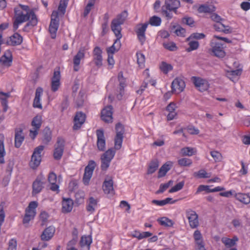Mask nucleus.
<instances>
[{"label":"nucleus","mask_w":250,"mask_h":250,"mask_svg":"<svg viewBox=\"0 0 250 250\" xmlns=\"http://www.w3.org/2000/svg\"><path fill=\"white\" fill-rule=\"evenodd\" d=\"M20 6L25 12V13L21 11L18 8H15V16L13 23L14 30H17L19 27V25L26 21H28V22L24 26V28L29 26L34 27L36 26L38 21L34 12L33 10H30L28 6L21 4Z\"/></svg>","instance_id":"obj_1"},{"label":"nucleus","mask_w":250,"mask_h":250,"mask_svg":"<svg viewBox=\"0 0 250 250\" xmlns=\"http://www.w3.org/2000/svg\"><path fill=\"white\" fill-rule=\"evenodd\" d=\"M127 16V12L126 10H125L118 15L117 17L112 20L111 28L114 34H118V32H119V34H121V25L124 23Z\"/></svg>","instance_id":"obj_2"},{"label":"nucleus","mask_w":250,"mask_h":250,"mask_svg":"<svg viewBox=\"0 0 250 250\" xmlns=\"http://www.w3.org/2000/svg\"><path fill=\"white\" fill-rule=\"evenodd\" d=\"M115 154V150L111 148L104 153L101 157V169L106 170L109 166L110 163L113 158Z\"/></svg>","instance_id":"obj_3"},{"label":"nucleus","mask_w":250,"mask_h":250,"mask_svg":"<svg viewBox=\"0 0 250 250\" xmlns=\"http://www.w3.org/2000/svg\"><path fill=\"white\" fill-rule=\"evenodd\" d=\"M115 129L116 135L114 140V148L116 150H119L122 147L125 128L124 125L121 123H118L116 125Z\"/></svg>","instance_id":"obj_4"},{"label":"nucleus","mask_w":250,"mask_h":250,"mask_svg":"<svg viewBox=\"0 0 250 250\" xmlns=\"http://www.w3.org/2000/svg\"><path fill=\"white\" fill-rule=\"evenodd\" d=\"M44 148V146L41 145L35 148L30 162V165L31 168L35 169L40 165L41 161V153Z\"/></svg>","instance_id":"obj_5"},{"label":"nucleus","mask_w":250,"mask_h":250,"mask_svg":"<svg viewBox=\"0 0 250 250\" xmlns=\"http://www.w3.org/2000/svg\"><path fill=\"white\" fill-rule=\"evenodd\" d=\"M58 14V12L57 11H53L51 15V20L49 25V31L52 39L56 38V32L59 27V20Z\"/></svg>","instance_id":"obj_6"},{"label":"nucleus","mask_w":250,"mask_h":250,"mask_svg":"<svg viewBox=\"0 0 250 250\" xmlns=\"http://www.w3.org/2000/svg\"><path fill=\"white\" fill-rule=\"evenodd\" d=\"M37 207L38 204H29L28 207L25 209V215L22 220L24 225L28 224L31 220L34 218Z\"/></svg>","instance_id":"obj_7"},{"label":"nucleus","mask_w":250,"mask_h":250,"mask_svg":"<svg viewBox=\"0 0 250 250\" xmlns=\"http://www.w3.org/2000/svg\"><path fill=\"white\" fill-rule=\"evenodd\" d=\"M96 163L93 160H90L88 165L85 167L83 181L85 185H88L96 167Z\"/></svg>","instance_id":"obj_8"},{"label":"nucleus","mask_w":250,"mask_h":250,"mask_svg":"<svg viewBox=\"0 0 250 250\" xmlns=\"http://www.w3.org/2000/svg\"><path fill=\"white\" fill-rule=\"evenodd\" d=\"M45 182V179L42 174H40L37 176L32 184L33 195L38 194L42 191L44 187L43 185Z\"/></svg>","instance_id":"obj_9"},{"label":"nucleus","mask_w":250,"mask_h":250,"mask_svg":"<svg viewBox=\"0 0 250 250\" xmlns=\"http://www.w3.org/2000/svg\"><path fill=\"white\" fill-rule=\"evenodd\" d=\"M54 147L55 149L53 154L54 158L56 160H59L61 159L64 150V140L61 137H58L57 143Z\"/></svg>","instance_id":"obj_10"},{"label":"nucleus","mask_w":250,"mask_h":250,"mask_svg":"<svg viewBox=\"0 0 250 250\" xmlns=\"http://www.w3.org/2000/svg\"><path fill=\"white\" fill-rule=\"evenodd\" d=\"M210 44L212 47V53L214 56L219 58H223L225 56L226 53L224 50L223 44L213 42H211Z\"/></svg>","instance_id":"obj_11"},{"label":"nucleus","mask_w":250,"mask_h":250,"mask_svg":"<svg viewBox=\"0 0 250 250\" xmlns=\"http://www.w3.org/2000/svg\"><path fill=\"white\" fill-rule=\"evenodd\" d=\"M186 216L192 229L196 228L199 226L198 216L195 211L190 209L187 210Z\"/></svg>","instance_id":"obj_12"},{"label":"nucleus","mask_w":250,"mask_h":250,"mask_svg":"<svg viewBox=\"0 0 250 250\" xmlns=\"http://www.w3.org/2000/svg\"><path fill=\"white\" fill-rule=\"evenodd\" d=\"M42 125V117L40 116H35L32 122L31 125L33 127V130H30V135L34 139L38 134V131Z\"/></svg>","instance_id":"obj_13"},{"label":"nucleus","mask_w":250,"mask_h":250,"mask_svg":"<svg viewBox=\"0 0 250 250\" xmlns=\"http://www.w3.org/2000/svg\"><path fill=\"white\" fill-rule=\"evenodd\" d=\"M97 137V146L100 151H104L105 149V138L104 136V132L102 129H98L96 131Z\"/></svg>","instance_id":"obj_14"},{"label":"nucleus","mask_w":250,"mask_h":250,"mask_svg":"<svg viewBox=\"0 0 250 250\" xmlns=\"http://www.w3.org/2000/svg\"><path fill=\"white\" fill-rule=\"evenodd\" d=\"M113 107L112 105H108L102 109L101 111V119L107 123L112 122Z\"/></svg>","instance_id":"obj_15"},{"label":"nucleus","mask_w":250,"mask_h":250,"mask_svg":"<svg viewBox=\"0 0 250 250\" xmlns=\"http://www.w3.org/2000/svg\"><path fill=\"white\" fill-rule=\"evenodd\" d=\"M85 47H82L80 48L76 55L74 56L73 58V64L74 70L75 71H78L79 70V65L80 64L81 60L84 59L85 57Z\"/></svg>","instance_id":"obj_16"},{"label":"nucleus","mask_w":250,"mask_h":250,"mask_svg":"<svg viewBox=\"0 0 250 250\" xmlns=\"http://www.w3.org/2000/svg\"><path fill=\"white\" fill-rule=\"evenodd\" d=\"M185 87L184 81L180 78H175L171 83L172 93H179L182 92Z\"/></svg>","instance_id":"obj_17"},{"label":"nucleus","mask_w":250,"mask_h":250,"mask_svg":"<svg viewBox=\"0 0 250 250\" xmlns=\"http://www.w3.org/2000/svg\"><path fill=\"white\" fill-rule=\"evenodd\" d=\"M85 118V114L82 112H77L74 119L73 129L78 130L80 129L82 125L84 123Z\"/></svg>","instance_id":"obj_18"},{"label":"nucleus","mask_w":250,"mask_h":250,"mask_svg":"<svg viewBox=\"0 0 250 250\" xmlns=\"http://www.w3.org/2000/svg\"><path fill=\"white\" fill-rule=\"evenodd\" d=\"M192 79L195 87L200 91L203 92L208 89L209 84L206 80L198 77H193Z\"/></svg>","instance_id":"obj_19"},{"label":"nucleus","mask_w":250,"mask_h":250,"mask_svg":"<svg viewBox=\"0 0 250 250\" xmlns=\"http://www.w3.org/2000/svg\"><path fill=\"white\" fill-rule=\"evenodd\" d=\"M115 35L117 37V39L115 41L113 44L106 49L108 54H110L111 55H113L114 53L117 52L121 47V43L120 40L122 38V34H119V32H118V34H115Z\"/></svg>","instance_id":"obj_20"},{"label":"nucleus","mask_w":250,"mask_h":250,"mask_svg":"<svg viewBox=\"0 0 250 250\" xmlns=\"http://www.w3.org/2000/svg\"><path fill=\"white\" fill-rule=\"evenodd\" d=\"M102 53V50L99 47L96 46L94 48L93 51V61L98 67H100L103 65Z\"/></svg>","instance_id":"obj_21"},{"label":"nucleus","mask_w":250,"mask_h":250,"mask_svg":"<svg viewBox=\"0 0 250 250\" xmlns=\"http://www.w3.org/2000/svg\"><path fill=\"white\" fill-rule=\"evenodd\" d=\"M113 186L112 178L110 176H106L103 185V188L104 193L106 194L113 193L114 192Z\"/></svg>","instance_id":"obj_22"},{"label":"nucleus","mask_w":250,"mask_h":250,"mask_svg":"<svg viewBox=\"0 0 250 250\" xmlns=\"http://www.w3.org/2000/svg\"><path fill=\"white\" fill-rule=\"evenodd\" d=\"M61 74L60 71H55L51 79V88L53 92L57 91L60 86Z\"/></svg>","instance_id":"obj_23"},{"label":"nucleus","mask_w":250,"mask_h":250,"mask_svg":"<svg viewBox=\"0 0 250 250\" xmlns=\"http://www.w3.org/2000/svg\"><path fill=\"white\" fill-rule=\"evenodd\" d=\"M92 242V239L91 236H82L80 241L81 250H89Z\"/></svg>","instance_id":"obj_24"},{"label":"nucleus","mask_w":250,"mask_h":250,"mask_svg":"<svg viewBox=\"0 0 250 250\" xmlns=\"http://www.w3.org/2000/svg\"><path fill=\"white\" fill-rule=\"evenodd\" d=\"M148 24V23H145L143 24H139L137 26L136 33L141 44H143L146 40L145 32Z\"/></svg>","instance_id":"obj_25"},{"label":"nucleus","mask_w":250,"mask_h":250,"mask_svg":"<svg viewBox=\"0 0 250 250\" xmlns=\"http://www.w3.org/2000/svg\"><path fill=\"white\" fill-rule=\"evenodd\" d=\"M193 237L195 242L197 245V250H206L204 247L202 234L199 230H196L194 231L193 234Z\"/></svg>","instance_id":"obj_26"},{"label":"nucleus","mask_w":250,"mask_h":250,"mask_svg":"<svg viewBox=\"0 0 250 250\" xmlns=\"http://www.w3.org/2000/svg\"><path fill=\"white\" fill-rule=\"evenodd\" d=\"M12 61V55L10 50H7L0 58V63L7 66L11 65Z\"/></svg>","instance_id":"obj_27"},{"label":"nucleus","mask_w":250,"mask_h":250,"mask_svg":"<svg viewBox=\"0 0 250 250\" xmlns=\"http://www.w3.org/2000/svg\"><path fill=\"white\" fill-rule=\"evenodd\" d=\"M180 4L179 0H166L165 5V8L167 10L173 11L176 12L177 9L179 7Z\"/></svg>","instance_id":"obj_28"},{"label":"nucleus","mask_w":250,"mask_h":250,"mask_svg":"<svg viewBox=\"0 0 250 250\" xmlns=\"http://www.w3.org/2000/svg\"><path fill=\"white\" fill-rule=\"evenodd\" d=\"M55 231L54 227L50 226L46 228L41 235V239L43 241H49L53 236Z\"/></svg>","instance_id":"obj_29"},{"label":"nucleus","mask_w":250,"mask_h":250,"mask_svg":"<svg viewBox=\"0 0 250 250\" xmlns=\"http://www.w3.org/2000/svg\"><path fill=\"white\" fill-rule=\"evenodd\" d=\"M24 139L21 128L16 129L15 135V146L19 148Z\"/></svg>","instance_id":"obj_30"},{"label":"nucleus","mask_w":250,"mask_h":250,"mask_svg":"<svg viewBox=\"0 0 250 250\" xmlns=\"http://www.w3.org/2000/svg\"><path fill=\"white\" fill-rule=\"evenodd\" d=\"M43 89L39 87L36 90L35 97L33 101V106L35 108H42V104L40 103V98L42 94Z\"/></svg>","instance_id":"obj_31"},{"label":"nucleus","mask_w":250,"mask_h":250,"mask_svg":"<svg viewBox=\"0 0 250 250\" xmlns=\"http://www.w3.org/2000/svg\"><path fill=\"white\" fill-rule=\"evenodd\" d=\"M173 166L172 162L168 161L164 164L159 169L158 174V178H160L164 177L168 171H169Z\"/></svg>","instance_id":"obj_32"},{"label":"nucleus","mask_w":250,"mask_h":250,"mask_svg":"<svg viewBox=\"0 0 250 250\" xmlns=\"http://www.w3.org/2000/svg\"><path fill=\"white\" fill-rule=\"evenodd\" d=\"M22 42V37L18 33H14L10 37V40L7 42V44L12 46L20 45Z\"/></svg>","instance_id":"obj_33"},{"label":"nucleus","mask_w":250,"mask_h":250,"mask_svg":"<svg viewBox=\"0 0 250 250\" xmlns=\"http://www.w3.org/2000/svg\"><path fill=\"white\" fill-rule=\"evenodd\" d=\"M157 221L160 225L166 228L172 227L174 224V221L167 217H160L157 219Z\"/></svg>","instance_id":"obj_34"},{"label":"nucleus","mask_w":250,"mask_h":250,"mask_svg":"<svg viewBox=\"0 0 250 250\" xmlns=\"http://www.w3.org/2000/svg\"><path fill=\"white\" fill-rule=\"evenodd\" d=\"M4 136L2 134H0V164L4 163V156L5 155V151L4 146Z\"/></svg>","instance_id":"obj_35"},{"label":"nucleus","mask_w":250,"mask_h":250,"mask_svg":"<svg viewBox=\"0 0 250 250\" xmlns=\"http://www.w3.org/2000/svg\"><path fill=\"white\" fill-rule=\"evenodd\" d=\"M159 166V163L157 159L152 160L149 164L147 174H151L155 172L158 169Z\"/></svg>","instance_id":"obj_36"},{"label":"nucleus","mask_w":250,"mask_h":250,"mask_svg":"<svg viewBox=\"0 0 250 250\" xmlns=\"http://www.w3.org/2000/svg\"><path fill=\"white\" fill-rule=\"evenodd\" d=\"M238 240V239L236 236H234L232 239L227 237H223L221 239L222 243L224 244L227 248L233 246L235 244L236 242Z\"/></svg>","instance_id":"obj_37"},{"label":"nucleus","mask_w":250,"mask_h":250,"mask_svg":"<svg viewBox=\"0 0 250 250\" xmlns=\"http://www.w3.org/2000/svg\"><path fill=\"white\" fill-rule=\"evenodd\" d=\"M42 142L45 144H48L51 140V131L48 127H46L43 130Z\"/></svg>","instance_id":"obj_38"},{"label":"nucleus","mask_w":250,"mask_h":250,"mask_svg":"<svg viewBox=\"0 0 250 250\" xmlns=\"http://www.w3.org/2000/svg\"><path fill=\"white\" fill-rule=\"evenodd\" d=\"M235 198L242 203H250V196L249 194L238 193L235 194Z\"/></svg>","instance_id":"obj_39"},{"label":"nucleus","mask_w":250,"mask_h":250,"mask_svg":"<svg viewBox=\"0 0 250 250\" xmlns=\"http://www.w3.org/2000/svg\"><path fill=\"white\" fill-rule=\"evenodd\" d=\"M10 97L9 93H4L0 92V100L1 103L3 106V111H6L7 108V99Z\"/></svg>","instance_id":"obj_40"},{"label":"nucleus","mask_w":250,"mask_h":250,"mask_svg":"<svg viewBox=\"0 0 250 250\" xmlns=\"http://www.w3.org/2000/svg\"><path fill=\"white\" fill-rule=\"evenodd\" d=\"M159 68L163 73L167 74L169 71L173 69V66L166 62H162L159 65Z\"/></svg>","instance_id":"obj_41"},{"label":"nucleus","mask_w":250,"mask_h":250,"mask_svg":"<svg viewBox=\"0 0 250 250\" xmlns=\"http://www.w3.org/2000/svg\"><path fill=\"white\" fill-rule=\"evenodd\" d=\"M215 11V7L213 6H208L206 4L200 5L198 11L200 13H212Z\"/></svg>","instance_id":"obj_42"},{"label":"nucleus","mask_w":250,"mask_h":250,"mask_svg":"<svg viewBox=\"0 0 250 250\" xmlns=\"http://www.w3.org/2000/svg\"><path fill=\"white\" fill-rule=\"evenodd\" d=\"M119 81L120 83L119 94L117 95V98L119 100H121L123 97V94H124V88L126 86V84L125 79H123Z\"/></svg>","instance_id":"obj_43"},{"label":"nucleus","mask_w":250,"mask_h":250,"mask_svg":"<svg viewBox=\"0 0 250 250\" xmlns=\"http://www.w3.org/2000/svg\"><path fill=\"white\" fill-rule=\"evenodd\" d=\"M67 4L68 2L64 1V0H61L58 8V11L57 12H60L62 15H64L65 13Z\"/></svg>","instance_id":"obj_44"},{"label":"nucleus","mask_w":250,"mask_h":250,"mask_svg":"<svg viewBox=\"0 0 250 250\" xmlns=\"http://www.w3.org/2000/svg\"><path fill=\"white\" fill-rule=\"evenodd\" d=\"M137 63L139 65V66L143 68L145 67V55L140 53H137Z\"/></svg>","instance_id":"obj_45"},{"label":"nucleus","mask_w":250,"mask_h":250,"mask_svg":"<svg viewBox=\"0 0 250 250\" xmlns=\"http://www.w3.org/2000/svg\"><path fill=\"white\" fill-rule=\"evenodd\" d=\"M149 23L152 26H157L161 24V19L159 17L154 16L149 19Z\"/></svg>","instance_id":"obj_46"},{"label":"nucleus","mask_w":250,"mask_h":250,"mask_svg":"<svg viewBox=\"0 0 250 250\" xmlns=\"http://www.w3.org/2000/svg\"><path fill=\"white\" fill-rule=\"evenodd\" d=\"M211 156L213 157L215 162L221 161L223 156L219 152L217 151H211L210 152Z\"/></svg>","instance_id":"obj_47"},{"label":"nucleus","mask_w":250,"mask_h":250,"mask_svg":"<svg viewBox=\"0 0 250 250\" xmlns=\"http://www.w3.org/2000/svg\"><path fill=\"white\" fill-rule=\"evenodd\" d=\"M163 46L166 49L170 51H174L177 49L176 44L173 42L164 43Z\"/></svg>","instance_id":"obj_48"},{"label":"nucleus","mask_w":250,"mask_h":250,"mask_svg":"<svg viewBox=\"0 0 250 250\" xmlns=\"http://www.w3.org/2000/svg\"><path fill=\"white\" fill-rule=\"evenodd\" d=\"M83 97L84 93L82 92H80L76 101V103L78 107H80L83 106L84 102Z\"/></svg>","instance_id":"obj_49"},{"label":"nucleus","mask_w":250,"mask_h":250,"mask_svg":"<svg viewBox=\"0 0 250 250\" xmlns=\"http://www.w3.org/2000/svg\"><path fill=\"white\" fill-rule=\"evenodd\" d=\"M178 163L180 166L186 167L190 165L192 163V161L189 159L184 158L179 159Z\"/></svg>","instance_id":"obj_50"},{"label":"nucleus","mask_w":250,"mask_h":250,"mask_svg":"<svg viewBox=\"0 0 250 250\" xmlns=\"http://www.w3.org/2000/svg\"><path fill=\"white\" fill-rule=\"evenodd\" d=\"M181 151L184 156H192L195 152L194 148L188 147L182 148Z\"/></svg>","instance_id":"obj_51"},{"label":"nucleus","mask_w":250,"mask_h":250,"mask_svg":"<svg viewBox=\"0 0 250 250\" xmlns=\"http://www.w3.org/2000/svg\"><path fill=\"white\" fill-rule=\"evenodd\" d=\"M189 47L187 49L188 52L197 49L199 47V42L197 41H190L188 43Z\"/></svg>","instance_id":"obj_52"},{"label":"nucleus","mask_w":250,"mask_h":250,"mask_svg":"<svg viewBox=\"0 0 250 250\" xmlns=\"http://www.w3.org/2000/svg\"><path fill=\"white\" fill-rule=\"evenodd\" d=\"M205 37V35L203 33H194L191 34V35L187 39V40L188 41H189L192 39H201L204 38Z\"/></svg>","instance_id":"obj_53"},{"label":"nucleus","mask_w":250,"mask_h":250,"mask_svg":"<svg viewBox=\"0 0 250 250\" xmlns=\"http://www.w3.org/2000/svg\"><path fill=\"white\" fill-rule=\"evenodd\" d=\"M17 241L16 239H10L8 243V250H17Z\"/></svg>","instance_id":"obj_54"},{"label":"nucleus","mask_w":250,"mask_h":250,"mask_svg":"<svg viewBox=\"0 0 250 250\" xmlns=\"http://www.w3.org/2000/svg\"><path fill=\"white\" fill-rule=\"evenodd\" d=\"M184 185V181L180 182L179 183L177 184L175 186L173 187L169 190V192L171 193V192H174L179 191L183 188Z\"/></svg>","instance_id":"obj_55"},{"label":"nucleus","mask_w":250,"mask_h":250,"mask_svg":"<svg viewBox=\"0 0 250 250\" xmlns=\"http://www.w3.org/2000/svg\"><path fill=\"white\" fill-rule=\"evenodd\" d=\"M182 22L190 27L194 26V21L193 19L191 17L183 18L182 19Z\"/></svg>","instance_id":"obj_56"},{"label":"nucleus","mask_w":250,"mask_h":250,"mask_svg":"<svg viewBox=\"0 0 250 250\" xmlns=\"http://www.w3.org/2000/svg\"><path fill=\"white\" fill-rule=\"evenodd\" d=\"M94 5L93 2H89L86 7H85L84 12H83V16L84 17H86L87 15L90 12L91 7L93 6Z\"/></svg>","instance_id":"obj_57"},{"label":"nucleus","mask_w":250,"mask_h":250,"mask_svg":"<svg viewBox=\"0 0 250 250\" xmlns=\"http://www.w3.org/2000/svg\"><path fill=\"white\" fill-rule=\"evenodd\" d=\"M62 212L63 213H68L70 212L73 208V204H62Z\"/></svg>","instance_id":"obj_58"},{"label":"nucleus","mask_w":250,"mask_h":250,"mask_svg":"<svg viewBox=\"0 0 250 250\" xmlns=\"http://www.w3.org/2000/svg\"><path fill=\"white\" fill-rule=\"evenodd\" d=\"M48 181L50 184H55L57 181V176L53 172H50L48 176Z\"/></svg>","instance_id":"obj_59"},{"label":"nucleus","mask_w":250,"mask_h":250,"mask_svg":"<svg viewBox=\"0 0 250 250\" xmlns=\"http://www.w3.org/2000/svg\"><path fill=\"white\" fill-rule=\"evenodd\" d=\"M194 176L197 175L199 178H201L209 177V176L208 175V174L204 169L199 170L197 173H194Z\"/></svg>","instance_id":"obj_60"},{"label":"nucleus","mask_w":250,"mask_h":250,"mask_svg":"<svg viewBox=\"0 0 250 250\" xmlns=\"http://www.w3.org/2000/svg\"><path fill=\"white\" fill-rule=\"evenodd\" d=\"M177 106L176 104L174 102H171L167 106L166 110L169 112H175V110Z\"/></svg>","instance_id":"obj_61"},{"label":"nucleus","mask_w":250,"mask_h":250,"mask_svg":"<svg viewBox=\"0 0 250 250\" xmlns=\"http://www.w3.org/2000/svg\"><path fill=\"white\" fill-rule=\"evenodd\" d=\"M187 130L188 132L191 135H196L199 133V130L198 129L195 128L194 127L191 126H188L187 127Z\"/></svg>","instance_id":"obj_62"},{"label":"nucleus","mask_w":250,"mask_h":250,"mask_svg":"<svg viewBox=\"0 0 250 250\" xmlns=\"http://www.w3.org/2000/svg\"><path fill=\"white\" fill-rule=\"evenodd\" d=\"M40 219L42 221V224L43 225L45 223L48 217V213L45 211H42L40 215Z\"/></svg>","instance_id":"obj_63"},{"label":"nucleus","mask_w":250,"mask_h":250,"mask_svg":"<svg viewBox=\"0 0 250 250\" xmlns=\"http://www.w3.org/2000/svg\"><path fill=\"white\" fill-rule=\"evenodd\" d=\"M241 8L244 11H248L250 9V2L248 1L242 2L240 4Z\"/></svg>","instance_id":"obj_64"}]
</instances>
